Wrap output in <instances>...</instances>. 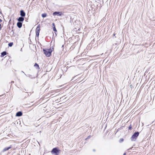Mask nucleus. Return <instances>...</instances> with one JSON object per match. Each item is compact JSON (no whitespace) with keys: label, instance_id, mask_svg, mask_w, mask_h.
I'll list each match as a JSON object with an SVG mask.
<instances>
[{"label":"nucleus","instance_id":"1","mask_svg":"<svg viewBox=\"0 0 155 155\" xmlns=\"http://www.w3.org/2000/svg\"><path fill=\"white\" fill-rule=\"evenodd\" d=\"M43 51L45 55L48 57L51 56L52 52V49L51 48L49 49H43Z\"/></svg>","mask_w":155,"mask_h":155},{"label":"nucleus","instance_id":"2","mask_svg":"<svg viewBox=\"0 0 155 155\" xmlns=\"http://www.w3.org/2000/svg\"><path fill=\"white\" fill-rule=\"evenodd\" d=\"M139 134V132L138 131H136L134 132L130 138L131 141H135Z\"/></svg>","mask_w":155,"mask_h":155},{"label":"nucleus","instance_id":"3","mask_svg":"<svg viewBox=\"0 0 155 155\" xmlns=\"http://www.w3.org/2000/svg\"><path fill=\"white\" fill-rule=\"evenodd\" d=\"M60 151V150L57 147H55L52 149L51 153L52 154H54L55 155H58Z\"/></svg>","mask_w":155,"mask_h":155},{"label":"nucleus","instance_id":"4","mask_svg":"<svg viewBox=\"0 0 155 155\" xmlns=\"http://www.w3.org/2000/svg\"><path fill=\"white\" fill-rule=\"evenodd\" d=\"M40 31V26L38 25L36 28L35 30L36 36L38 37Z\"/></svg>","mask_w":155,"mask_h":155},{"label":"nucleus","instance_id":"5","mask_svg":"<svg viewBox=\"0 0 155 155\" xmlns=\"http://www.w3.org/2000/svg\"><path fill=\"white\" fill-rule=\"evenodd\" d=\"M63 14V13L61 12H54L53 13V15L54 16L55 15H58V16H61Z\"/></svg>","mask_w":155,"mask_h":155},{"label":"nucleus","instance_id":"6","mask_svg":"<svg viewBox=\"0 0 155 155\" xmlns=\"http://www.w3.org/2000/svg\"><path fill=\"white\" fill-rule=\"evenodd\" d=\"M22 114V112L21 111H19L16 113L15 116L16 117H19L21 116Z\"/></svg>","mask_w":155,"mask_h":155},{"label":"nucleus","instance_id":"7","mask_svg":"<svg viewBox=\"0 0 155 155\" xmlns=\"http://www.w3.org/2000/svg\"><path fill=\"white\" fill-rule=\"evenodd\" d=\"M20 15L21 16L23 17H25V12L23 10H21L20 11Z\"/></svg>","mask_w":155,"mask_h":155},{"label":"nucleus","instance_id":"8","mask_svg":"<svg viewBox=\"0 0 155 155\" xmlns=\"http://www.w3.org/2000/svg\"><path fill=\"white\" fill-rule=\"evenodd\" d=\"M24 20V17L21 16L19 17L18 19V22H22Z\"/></svg>","mask_w":155,"mask_h":155},{"label":"nucleus","instance_id":"9","mask_svg":"<svg viewBox=\"0 0 155 155\" xmlns=\"http://www.w3.org/2000/svg\"><path fill=\"white\" fill-rule=\"evenodd\" d=\"M12 147V145H10L9 147H5L3 150V152H5V151H7L9 149H11Z\"/></svg>","mask_w":155,"mask_h":155},{"label":"nucleus","instance_id":"10","mask_svg":"<svg viewBox=\"0 0 155 155\" xmlns=\"http://www.w3.org/2000/svg\"><path fill=\"white\" fill-rule=\"evenodd\" d=\"M22 22H18V21L17 23V27L18 28H21V27H22Z\"/></svg>","mask_w":155,"mask_h":155},{"label":"nucleus","instance_id":"11","mask_svg":"<svg viewBox=\"0 0 155 155\" xmlns=\"http://www.w3.org/2000/svg\"><path fill=\"white\" fill-rule=\"evenodd\" d=\"M6 54H7V52L6 51H3L1 53V56L2 57H3L4 56H5V55H6Z\"/></svg>","mask_w":155,"mask_h":155},{"label":"nucleus","instance_id":"12","mask_svg":"<svg viewBox=\"0 0 155 155\" xmlns=\"http://www.w3.org/2000/svg\"><path fill=\"white\" fill-rule=\"evenodd\" d=\"M47 16V14L46 13H44L42 14L41 16L43 18L46 17Z\"/></svg>","mask_w":155,"mask_h":155},{"label":"nucleus","instance_id":"13","mask_svg":"<svg viewBox=\"0 0 155 155\" xmlns=\"http://www.w3.org/2000/svg\"><path fill=\"white\" fill-rule=\"evenodd\" d=\"M28 77L31 78H35V76H33L32 75L28 74Z\"/></svg>","mask_w":155,"mask_h":155},{"label":"nucleus","instance_id":"14","mask_svg":"<svg viewBox=\"0 0 155 155\" xmlns=\"http://www.w3.org/2000/svg\"><path fill=\"white\" fill-rule=\"evenodd\" d=\"M13 44V42H10L8 44V46L11 47H12Z\"/></svg>","mask_w":155,"mask_h":155},{"label":"nucleus","instance_id":"15","mask_svg":"<svg viewBox=\"0 0 155 155\" xmlns=\"http://www.w3.org/2000/svg\"><path fill=\"white\" fill-rule=\"evenodd\" d=\"M34 67H37V68H39L38 65L36 63H35L34 65Z\"/></svg>","mask_w":155,"mask_h":155},{"label":"nucleus","instance_id":"16","mask_svg":"<svg viewBox=\"0 0 155 155\" xmlns=\"http://www.w3.org/2000/svg\"><path fill=\"white\" fill-rule=\"evenodd\" d=\"M45 68H44V71H45L46 72H48L50 71L52 68H47V69H46L45 70Z\"/></svg>","mask_w":155,"mask_h":155},{"label":"nucleus","instance_id":"17","mask_svg":"<svg viewBox=\"0 0 155 155\" xmlns=\"http://www.w3.org/2000/svg\"><path fill=\"white\" fill-rule=\"evenodd\" d=\"M124 141V139L123 138H121L119 140V142L120 143H121Z\"/></svg>","mask_w":155,"mask_h":155},{"label":"nucleus","instance_id":"18","mask_svg":"<svg viewBox=\"0 0 155 155\" xmlns=\"http://www.w3.org/2000/svg\"><path fill=\"white\" fill-rule=\"evenodd\" d=\"M53 30L54 31H55V32L57 31V30L56 29L55 26L53 27Z\"/></svg>","mask_w":155,"mask_h":155},{"label":"nucleus","instance_id":"19","mask_svg":"<svg viewBox=\"0 0 155 155\" xmlns=\"http://www.w3.org/2000/svg\"><path fill=\"white\" fill-rule=\"evenodd\" d=\"M132 129V127L131 126V125L130 124L129 127H128V129L129 130H131Z\"/></svg>","mask_w":155,"mask_h":155},{"label":"nucleus","instance_id":"20","mask_svg":"<svg viewBox=\"0 0 155 155\" xmlns=\"http://www.w3.org/2000/svg\"><path fill=\"white\" fill-rule=\"evenodd\" d=\"M148 71H149V70H148V69H147V70L145 72V74H149L150 72H148Z\"/></svg>","mask_w":155,"mask_h":155},{"label":"nucleus","instance_id":"21","mask_svg":"<svg viewBox=\"0 0 155 155\" xmlns=\"http://www.w3.org/2000/svg\"><path fill=\"white\" fill-rule=\"evenodd\" d=\"M91 137V135H89V136H88L85 139V140H87V139H89Z\"/></svg>","mask_w":155,"mask_h":155},{"label":"nucleus","instance_id":"22","mask_svg":"<svg viewBox=\"0 0 155 155\" xmlns=\"http://www.w3.org/2000/svg\"><path fill=\"white\" fill-rule=\"evenodd\" d=\"M52 25V26H53V27L55 26V24H54V23H53Z\"/></svg>","mask_w":155,"mask_h":155},{"label":"nucleus","instance_id":"23","mask_svg":"<svg viewBox=\"0 0 155 155\" xmlns=\"http://www.w3.org/2000/svg\"><path fill=\"white\" fill-rule=\"evenodd\" d=\"M97 67H98V65H97V64H96V65H95V68H97Z\"/></svg>","mask_w":155,"mask_h":155},{"label":"nucleus","instance_id":"24","mask_svg":"<svg viewBox=\"0 0 155 155\" xmlns=\"http://www.w3.org/2000/svg\"><path fill=\"white\" fill-rule=\"evenodd\" d=\"M60 77L59 78H61V76H62V74H60Z\"/></svg>","mask_w":155,"mask_h":155},{"label":"nucleus","instance_id":"25","mask_svg":"<svg viewBox=\"0 0 155 155\" xmlns=\"http://www.w3.org/2000/svg\"><path fill=\"white\" fill-rule=\"evenodd\" d=\"M11 19H10L9 22V23H10V24H11Z\"/></svg>","mask_w":155,"mask_h":155},{"label":"nucleus","instance_id":"26","mask_svg":"<svg viewBox=\"0 0 155 155\" xmlns=\"http://www.w3.org/2000/svg\"><path fill=\"white\" fill-rule=\"evenodd\" d=\"M74 78H75V77H73V78H72V79H71V81L73 80L74 79Z\"/></svg>","mask_w":155,"mask_h":155},{"label":"nucleus","instance_id":"27","mask_svg":"<svg viewBox=\"0 0 155 155\" xmlns=\"http://www.w3.org/2000/svg\"><path fill=\"white\" fill-rule=\"evenodd\" d=\"M59 69H58V72H59ZM57 74V75H59V74L58 73V72Z\"/></svg>","mask_w":155,"mask_h":155},{"label":"nucleus","instance_id":"28","mask_svg":"<svg viewBox=\"0 0 155 155\" xmlns=\"http://www.w3.org/2000/svg\"><path fill=\"white\" fill-rule=\"evenodd\" d=\"M123 155H126V153H124Z\"/></svg>","mask_w":155,"mask_h":155},{"label":"nucleus","instance_id":"29","mask_svg":"<svg viewBox=\"0 0 155 155\" xmlns=\"http://www.w3.org/2000/svg\"><path fill=\"white\" fill-rule=\"evenodd\" d=\"M2 21V20L0 18V22Z\"/></svg>","mask_w":155,"mask_h":155},{"label":"nucleus","instance_id":"30","mask_svg":"<svg viewBox=\"0 0 155 155\" xmlns=\"http://www.w3.org/2000/svg\"><path fill=\"white\" fill-rule=\"evenodd\" d=\"M11 83H14V81H12Z\"/></svg>","mask_w":155,"mask_h":155},{"label":"nucleus","instance_id":"31","mask_svg":"<svg viewBox=\"0 0 155 155\" xmlns=\"http://www.w3.org/2000/svg\"><path fill=\"white\" fill-rule=\"evenodd\" d=\"M132 148V147L128 149V150H130Z\"/></svg>","mask_w":155,"mask_h":155},{"label":"nucleus","instance_id":"32","mask_svg":"<svg viewBox=\"0 0 155 155\" xmlns=\"http://www.w3.org/2000/svg\"><path fill=\"white\" fill-rule=\"evenodd\" d=\"M8 28H9V29H11V28H10V26H8Z\"/></svg>","mask_w":155,"mask_h":155},{"label":"nucleus","instance_id":"33","mask_svg":"<svg viewBox=\"0 0 155 155\" xmlns=\"http://www.w3.org/2000/svg\"><path fill=\"white\" fill-rule=\"evenodd\" d=\"M60 71H63V70L61 69H61L60 70Z\"/></svg>","mask_w":155,"mask_h":155},{"label":"nucleus","instance_id":"34","mask_svg":"<svg viewBox=\"0 0 155 155\" xmlns=\"http://www.w3.org/2000/svg\"><path fill=\"white\" fill-rule=\"evenodd\" d=\"M93 151H95V150L94 149L93 150Z\"/></svg>","mask_w":155,"mask_h":155},{"label":"nucleus","instance_id":"35","mask_svg":"<svg viewBox=\"0 0 155 155\" xmlns=\"http://www.w3.org/2000/svg\"><path fill=\"white\" fill-rule=\"evenodd\" d=\"M13 32V33H14V32H13V30H12V31H11V32Z\"/></svg>","mask_w":155,"mask_h":155},{"label":"nucleus","instance_id":"36","mask_svg":"<svg viewBox=\"0 0 155 155\" xmlns=\"http://www.w3.org/2000/svg\"><path fill=\"white\" fill-rule=\"evenodd\" d=\"M20 51H22V48H21V49L20 50Z\"/></svg>","mask_w":155,"mask_h":155},{"label":"nucleus","instance_id":"37","mask_svg":"<svg viewBox=\"0 0 155 155\" xmlns=\"http://www.w3.org/2000/svg\"><path fill=\"white\" fill-rule=\"evenodd\" d=\"M99 56V55H95V56Z\"/></svg>","mask_w":155,"mask_h":155},{"label":"nucleus","instance_id":"38","mask_svg":"<svg viewBox=\"0 0 155 155\" xmlns=\"http://www.w3.org/2000/svg\"><path fill=\"white\" fill-rule=\"evenodd\" d=\"M0 27L1 28V25L0 23Z\"/></svg>","mask_w":155,"mask_h":155},{"label":"nucleus","instance_id":"39","mask_svg":"<svg viewBox=\"0 0 155 155\" xmlns=\"http://www.w3.org/2000/svg\"><path fill=\"white\" fill-rule=\"evenodd\" d=\"M13 22H11V24L12 23V24H13Z\"/></svg>","mask_w":155,"mask_h":155},{"label":"nucleus","instance_id":"40","mask_svg":"<svg viewBox=\"0 0 155 155\" xmlns=\"http://www.w3.org/2000/svg\"><path fill=\"white\" fill-rule=\"evenodd\" d=\"M113 35H114V36H115V34H113Z\"/></svg>","mask_w":155,"mask_h":155},{"label":"nucleus","instance_id":"41","mask_svg":"<svg viewBox=\"0 0 155 155\" xmlns=\"http://www.w3.org/2000/svg\"><path fill=\"white\" fill-rule=\"evenodd\" d=\"M13 28V26H12V28Z\"/></svg>","mask_w":155,"mask_h":155},{"label":"nucleus","instance_id":"42","mask_svg":"<svg viewBox=\"0 0 155 155\" xmlns=\"http://www.w3.org/2000/svg\"><path fill=\"white\" fill-rule=\"evenodd\" d=\"M63 46H64V45H62V47H63Z\"/></svg>","mask_w":155,"mask_h":155},{"label":"nucleus","instance_id":"43","mask_svg":"<svg viewBox=\"0 0 155 155\" xmlns=\"http://www.w3.org/2000/svg\"><path fill=\"white\" fill-rule=\"evenodd\" d=\"M1 28H0V30H1Z\"/></svg>","mask_w":155,"mask_h":155},{"label":"nucleus","instance_id":"44","mask_svg":"<svg viewBox=\"0 0 155 155\" xmlns=\"http://www.w3.org/2000/svg\"><path fill=\"white\" fill-rule=\"evenodd\" d=\"M109 68V67H107L106 68H106Z\"/></svg>","mask_w":155,"mask_h":155},{"label":"nucleus","instance_id":"45","mask_svg":"<svg viewBox=\"0 0 155 155\" xmlns=\"http://www.w3.org/2000/svg\"><path fill=\"white\" fill-rule=\"evenodd\" d=\"M62 97H62L61 98H61H60V99H61V98H62Z\"/></svg>","mask_w":155,"mask_h":155},{"label":"nucleus","instance_id":"46","mask_svg":"<svg viewBox=\"0 0 155 155\" xmlns=\"http://www.w3.org/2000/svg\"><path fill=\"white\" fill-rule=\"evenodd\" d=\"M24 90H25V91H26V89H24Z\"/></svg>","mask_w":155,"mask_h":155}]
</instances>
